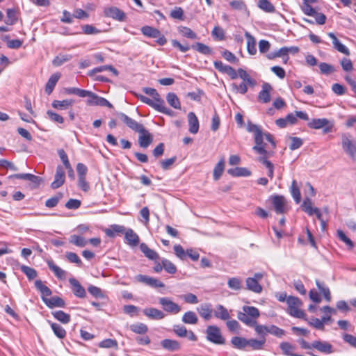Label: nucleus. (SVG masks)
<instances>
[{
  "instance_id": "obj_12",
  "label": "nucleus",
  "mask_w": 356,
  "mask_h": 356,
  "mask_svg": "<svg viewBox=\"0 0 356 356\" xmlns=\"http://www.w3.org/2000/svg\"><path fill=\"white\" fill-rule=\"evenodd\" d=\"M214 67L219 72L227 74L232 79L237 78L236 71L231 66L224 64L222 61H214Z\"/></svg>"
},
{
  "instance_id": "obj_3",
  "label": "nucleus",
  "mask_w": 356,
  "mask_h": 356,
  "mask_svg": "<svg viewBox=\"0 0 356 356\" xmlns=\"http://www.w3.org/2000/svg\"><path fill=\"white\" fill-rule=\"evenodd\" d=\"M143 91L149 96H151L153 99H151L143 95L134 93V95L142 102L150 106L152 108L155 107V104H158L162 99L160 97V95L157 92L156 90L152 88L145 87L143 88Z\"/></svg>"
},
{
  "instance_id": "obj_53",
  "label": "nucleus",
  "mask_w": 356,
  "mask_h": 356,
  "mask_svg": "<svg viewBox=\"0 0 356 356\" xmlns=\"http://www.w3.org/2000/svg\"><path fill=\"white\" fill-rule=\"evenodd\" d=\"M161 264L165 270L170 274H175L177 272V267L170 261L166 259H161Z\"/></svg>"
},
{
  "instance_id": "obj_49",
  "label": "nucleus",
  "mask_w": 356,
  "mask_h": 356,
  "mask_svg": "<svg viewBox=\"0 0 356 356\" xmlns=\"http://www.w3.org/2000/svg\"><path fill=\"white\" fill-rule=\"evenodd\" d=\"M316 284L320 292L323 295L325 299L327 301L330 302L331 300V295L329 288L325 286L324 284L318 280H316Z\"/></svg>"
},
{
  "instance_id": "obj_60",
  "label": "nucleus",
  "mask_w": 356,
  "mask_h": 356,
  "mask_svg": "<svg viewBox=\"0 0 356 356\" xmlns=\"http://www.w3.org/2000/svg\"><path fill=\"white\" fill-rule=\"evenodd\" d=\"M337 236L340 241L347 245L349 249H353L354 247L353 242L346 236V234L342 230H337Z\"/></svg>"
},
{
  "instance_id": "obj_13",
  "label": "nucleus",
  "mask_w": 356,
  "mask_h": 356,
  "mask_svg": "<svg viewBox=\"0 0 356 356\" xmlns=\"http://www.w3.org/2000/svg\"><path fill=\"white\" fill-rule=\"evenodd\" d=\"M104 13L105 16L120 22L124 21L126 18L125 13L116 7L106 8Z\"/></svg>"
},
{
  "instance_id": "obj_45",
  "label": "nucleus",
  "mask_w": 356,
  "mask_h": 356,
  "mask_svg": "<svg viewBox=\"0 0 356 356\" xmlns=\"http://www.w3.org/2000/svg\"><path fill=\"white\" fill-rule=\"evenodd\" d=\"M54 317L60 322L66 324L70 321V315L59 310L52 313Z\"/></svg>"
},
{
  "instance_id": "obj_35",
  "label": "nucleus",
  "mask_w": 356,
  "mask_h": 356,
  "mask_svg": "<svg viewBox=\"0 0 356 356\" xmlns=\"http://www.w3.org/2000/svg\"><path fill=\"white\" fill-rule=\"evenodd\" d=\"M181 321L186 324H196L198 318L196 314L193 311H188L184 314Z\"/></svg>"
},
{
  "instance_id": "obj_43",
  "label": "nucleus",
  "mask_w": 356,
  "mask_h": 356,
  "mask_svg": "<svg viewBox=\"0 0 356 356\" xmlns=\"http://www.w3.org/2000/svg\"><path fill=\"white\" fill-rule=\"evenodd\" d=\"M191 48L204 55H209L212 53V50L209 46L201 42H197L193 44Z\"/></svg>"
},
{
  "instance_id": "obj_50",
  "label": "nucleus",
  "mask_w": 356,
  "mask_h": 356,
  "mask_svg": "<svg viewBox=\"0 0 356 356\" xmlns=\"http://www.w3.org/2000/svg\"><path fill=\"white\" fill-rule=\"evenodd\" d=\"M225 168V161L224 159H222L219 162L216 164L213 169V179L215 180H218L221 177Z\"/></svg>"
},
{
  "instance_id": "obj_7",
  "label": "nucleus",
  "mask_w": 356,
  "mask_h": 356,
  "mask_svg": "<svg viewBox=\"0 0 356 356\" xmlns=\"http://www.w3.org/2000/svg\"><path fill=\"white\" fill-rule=\"evenodd\" d=\"M270 200L274 210L277 214H282L286 211V201L284 196L275 195L270 197Z\"/></svg>"
},
{
  "instance_id": "obj_42",
  "label": "nucleus",
  "mask_w": 356,
  "mask_h": 356,
  "mask_svg": "<svg viewBox=\"0 0 356 356\" xmlns=\"http://www.w3.org/2000/svg\"><path fill=\"white\" fill-rule=\"evenodd\" d=\"M228 287L234 291H239L242 289V281L240 278L234 277H231L227 281Z\"/></svg>"
},
{
  "instance_id": "obj_16",
  "label": "nucleus",
  "mask_w": 356,
  "mask_h": 356,
  "mask_svg": "<svg viewBox=\"0 0 356 356\" xmlns=\"http://www.w3.org/2000/svg\"><path fill=\"white\" fill-rule=\"evenodd\" d=\"M143 313L152 320H161L165 316L163 311L154 307L145 308Z\"/></svg>"
},
{
  "instance_id": "obj_23",
  "label": "nucleus",
  "mask_w": 356,
  "mask_h": 356,
  "mask_svg": "<svg viewBox=\"0 0 356 356\" xmlns=\"http://www.w3.org/2000/svg\"><path fill=\"white\" fill-rule=\"evenodd\" d=\"M42 300L46 304V305L49 308H53L56 307H65V301L61 298L58 296H53L51 298L42 297Z\"/></svg>"
},
{
  "instance_id": "obj_19",
  "label": "nucleus",
  "mask_w": 356,
  "mask_h": 356,
  "mask_svg": "<svg viewBox=\"0 0 356 356\" xmlns=\"http://www.w3.org/2000/svg\"><path fill=\"white\" fill-rule=\"evenodd\" d=\"M272 90V86L268 83H264L258 95L259 100L263 103H268L270 101V92Z\"/></svg>"
},
{
  "instance_id": "obj_28",
  "label": "nucleus",
  "mask_w": 356,
  "mask_h": 356,
  "mask_svg": "<svg viewBox=\"0 0 356 356\" xmlns=\"http://www.w3.org/2000/svg\"><path fill=\"white\" fill-rule=\"evenodd\" d=\"M140 249L145 256L151 260H156L159 257L156 252L150 249L147 245L144 243L140 245Z\"/></svg>"
},
{
  "instance_id": "obj_24",
  "label": "nucleus",
  "mask_w": 356,
  "mask_h": 356,
  "mask_svg": "<svg viewBox=\"0 0 356 356\" xmlns=\"http://www.w3.org/2000/svg\"><path fill=\"white\" fill-rule=\"evenodd\" d=\"M188 120L189 125V131L193 134H197L199 130V121L197 116L193 112H190L188 114Z\"/></svg>"
},
{
  "instance_id": "obj_34",
  "label": "nucleus",
  "mask_w": 356,
  "mask_h": 356,
  "mask_svg": "<svg viewBox=\"0 0 356 356\" xmlns=\"http://www.w3.org/2000/svg\"><path fill=\"white\" fill-rule=\"evenodd\" d=\"M228 174L234 177H248L250 175V171L245 168L236 167L227 170Z\"/></svg>"
},
{
  "instance_id": "obj_27",
  "label": "nucleus",
  "mask_w": 356,
  "mask_h": 356,
  "mask_svg": "<svg viewBox=\"0 0 356 356\" xmlns=\"http://www.w3.org/2000/svg\"><path fill=\"white\" fill-rule=\"evenodd\" d=\"M125 239L127 241V243L132 247L137 246L140 242L138 236L131 229L125 232Z\"/></svg>"
},
{
  "instance_id": "obj_61",
  "label": "nucleus",
  "mask_w": 356,
  "mask_h": 356,
  "mask_svg": "<svg viewBox=\"0 0 356 356\" xmlns=\"http://www.w3.org/2000/svg\"><path fill=\"white\" fill-rule=\"evenodd\" d=\"M318 66L321 73L323 74L328 75L330 74L333 73L335 71V69L333 65L326 63H321L318 65Z\"/></svg>"
},
{
  "instance_id": "obj_51",
  "label": "nucleus",
  "mask_w": 356,
  "mask_h": 356,
  "mask_svg": "<svg viewBox=\"0 0 356 356\" xmlns=\"http://www.w3.org/2000/svg\"><path fill=\"white\" fill-rule=\"evenodd\" d=\"M51 329L54 334L59 339H63L66 335L65 330L59 324L56 323H51Z\"/></svg>"
},
{
  "instance_id": "obj_4",
  "label": "nucleus",
  "mask_w": 356,
  "mask_h": 356,
  "mask_svg": "<svg viewBox=\"0 0 356 356\" xmlns=\"http://www.w3.org/2000/svg\"><path fill=\"white\" fill-rule=\"evenodd\" d=\"M207 339L218 345L225 343V339L221 334L220 328L216 325H209L206 330Z\"/></svg>"
},
{
  "instance_id": "obj_30",
  "label": "nucleus",
  "mask_w": 356,
  "mask_h": 356,
  "mask_svg": "<svg viewBox=\"0 0 356 356\" xmlns=\"http://www.w3.org/2000/svg\"><path fill=\"white\" fill-rule=\"evenodd\" d=\"M60 77V73H55L50 76V78L49 79V80L46 84V87H45V92L47 94L50 95L52 92V91H53L56 83L59 80Z\"/></svg>"
},
{
  "instance_id": "obj_36",
  "label": "nucleus",
  "mask_w": 356,
  "mask_h": 356,
  "mask_svg": "<svg viewBox=\"0 0 356 356\" xmlns=\"http://www.w3.org/2000/svg\"><path fill=\"white\" fill-rule=\"evenodd\" d=\"M168 103L175 109H181V103L177 95L174 92H169L166 96Z\"/></svg>"
},
{
  "instance_id": "obj_47",
  "label": "nucleus",
  "mask_w": 356,
  "mask_h": 356,
  "mask_svg": "<svg viewBox=\"0 0 356 356\" xmlns=\"http://www.w3.org/2000/svg\"><path fill=\"white\" fill-rule=\"evenodd\" d=\"M280 348L282 350L283 354L288 356H293V353L296 350V347L289 342H282L280 344Z\"/></svg>"
},
{
  "instance_id": "obj_56",
  "label": "nucleus",
  "mask_w": 356,
  "mask_h": 356,
  "mask_svg": "<svg viewBox=\"0 0 356 356\" xmlns=\"http://www.w3.org/2000/svg\"><path fill=\"white\" fill-rule=\"evenodd\" d=\"M70 242L78 247H84L87 244V241L83 237L75 234L70 236Z\"/></svg>"
},
{
  "instance_id": "obj_59",
  "label": "nucleus",
  "mask_w": 356,
  "mask_h": 356,
  "mask_svg": "<svg viewBox=\"0 0 356 356\" xmlns=\"http://www.w3.org/2000/svg\"><path fill=\"white\" fill-rule=\"evenodd\" d=\"M72 58L71 55H59L56 56L52 60V64L54 66L58 67L64 63L69 61Z\"/></svg>"
},
{
  "instance_id": "obj_57",
  "label": "nucleus",
  "mask_w": 356,
  "mask_h": 356,
  "mask_svg": "<svg viewBox=\"0 0 356 356\" xmlns=\"http://www.w3.org/2000/svg\"><path fill=\"white\" fill-rule=\"evenodd\" d=\"M258 6L267 13H273L275 10L274 6L268 0H259Z\"/></svg>"
},
{
  "instance_id": "obj_11",
  "label": "nucleus",
  "mask_w": 356,
  "mask_h": 356,
  "mask_svg": "<svg viewBox=\"0 0 356 356\" xmlns=\"http://www.w3.org/2000/svg\"><path fill=\"white\" fill-rule=\"evenodd\" d=\"M342 147L343 150L353 159L356 158V145L350 137L343 135L342 137Z\"/></svg>"
},
{
  "instance_id": "obj_5",
  "label": "nucleus",
  "mask_w": 356,
  "mask_h": 356,
  "mask_svg": "<svg viewBox=\"0 0 356 356\" xmlns=\"http://www.w3.org/2000/svg\"><path fill=\"white\" fill-rule=\"evenodd\" d=\"M264 275L261 273H257L252 277H248L245 280L246 289L256 293H260L262 291V286L259 282L263 278Z\"/></svg>"
},
{
  "instance_id": "obj_46",
  "label": "nucleus",
  "mask_w": 356,
  "mask_h": 356,
  "mask_svg": "<svg viewBox=\"0 0 356 356\" xmlns=\"http://www.w3.org/2000/svg\"><path fill=\"white\" fill-rule=\"evenodd\" d=\"M231 343L235 348L243 349L248 346V339L240 337H234L232 339Z\"/></svg>"
},
{
  "instance_id": "obj_17",
  "label": "nucleus",
  "mask_w": 356,
  "mask_h": 356,
  "mask_svg": "<svg viewBox=\"0 0 356 356\" xmlns=\"http://www.w3.org/2000/svg\"><path fill=\"white\" fill-rule=\"evenodd\" d=\"M327 35L332 39L333 47L336 50L346 56L350 55V52L348 48L340 42V41L338 40V38L336 37L334 33H328Z\"/></svg>"
},
{
  "instance_id": "obj_48",
  "label": "nucleus",
  "mask_w": 356,
  "mask_h": 356,
  "mask_svg": "<svg viewBox=\"0 0 356 356\" xmlns=\"http://www.w3.org/2000/svg\"><path fill=\"white\" fill-rule=\"evenodd\" d=\"M105 70L111 71L115 76L118 75V70L115 68H114L112 65H103V66H99V67H95V68L92 69L91 71H90L88 74L92 76L95 73L101 72H103Z\"/></svg>"
},
{
  "instance_id": "obj_29",
  "label": "nucleus",
  "mask_w": 356,
  "mask_h": 356,
  "mask_svg": "<svg viewBox=\"0 0 356 356\" xmlns=\"http://www.w3.org/2000/svg\"><path fill=\"white\" fill-rule=\"evenodd\" d=\"M237 77H240L245 83H247L250 87L256 85V81L253 79L248 72L242 68H239L237 72Z\"/></svg>"
},
{
  "instance_id": "obj_41",
  "label": "nucleus",
  "mask_w": 356,
  "mask_h": 356,
  "mask_svg": "<svg viewBox=\"0 0 356 356\" xmlns=\"http://www.w3.org/2000/svg\"><path fill=\"white\" fill-rule=\"evenodd\" d=\"M35 286L41 293L42 298L51 296V291L49 287L45 286L41 280H36L35 282Z\"/></svg>"
},
{
  "instance_id": "obj_64",
  "label": "nucleus",
  "mask_w": 356,
  "mask_h": 356,
  "mask_svg": "<svg viewBox=\"0 0 356 356\" xmlns=\"http://www.w3.org/2000/svg\"><path fill=\"white\" fill-rule=\"evenodd\" d=\"M21 270L27 276L29 280H33L37 276L36 270L31 267L22 266Z\"/></svg>"
},
{
  "instance_id": "obj_31",
  "label": "nucleus",
  "mask_w": 356,
  "mask_h": 356,
  "mask_svg": "<svg viewBox=\"0 0 356 356\" xmlns=\"http://www.w3.org/2000/svg\"><path fill=\"white\" fill-rule=\"evenodd\" d=\"M245 36L247 38V50L250 55H254L257 53L256 40L248 32H245Z\"/></svg>"
},
{
  "instance_id": "obj_52",
  "label": "nucleus",
  "mask_w": 356,
  "mask_h": 356,
  "mask_svg": "<svg viewBox=\"0 0 356 356\" xmlns=\"http://www.w3.org/2000/svg\"><path fill=\"white\" fill-rule=\"evenodd\" d=\"M130 329L132 332L137 333V334H145L148 330L147 326L145 324L142 323H138L131 325L130 326Z\"/></svg>"
},
{
  "instance_id": "obj_37",
  "label": "nucleus",
  "mask_w": 356,
  "mask_h": 356,
  "mask_svg": "<svg viewBox=\"0 0 356 356\" xmlns=\"http://www.w3.org/2000/svg\"><path fill=\"white\" fill-rule=\"evenodd\" d=\"M291 194L294 199L295 202L297 204H299L301 201V194L300 191V188L297 184V181L294 179L293 180L290 188Z\"/></svg>"
},
{
  "instance_id": "obj_10",
  "label": "nucleus",
  "mask_w": 356,
  "mask_h": 356,
  "mask_svg": "<svg viewBox=\"0 0 356 356\" xmlns=\"http://www.w3.org/2000/svg\"><path fill=\"white\" fill-rule=\"evenodd\" d=\"M264 134L260 131L254 135L255 145L253 149L261 155L270 154V152L266 149V144L264 143Z\"/></svg>"
},
{
  "instance_id": "obj_39",
  "label": "nucleus",
  "mask_w": 356,
  "mask_h": 356,
  "mask_svg": "<svg viewBox=\"0 0 356 356\" xmlns=\"http://www.w3.org/2000/svg\"><path fill=\"white\" fill-rule=\"evenodd\" d=\"M125 227L122 225H113L109 229H106L105 233L109 237H115L116 234L124 233Z\"/></svg>"
},
{
  "instance_id": "obj_2",
  "label": "nucleus",
  "mask_w": 356,
  "mask_h": 356,
  "mask_svg": "<svg viewBox=\"0 0 356 356\" xmlns=\"http://www.w3.org/2000/svg\"><path fill=\"white\" fill-rule=\"evenodd\" d=\"M286 303L288 305L287 312L289 315L298 318H305V313L300 309L302 302L298 298L289 296L286 299Z\"/></svg>"
},
{
  "instance_id": "obj_6",
  "label": "nucleus",
  "mask_w": 356,
  "mask_h": 356,
  "mask_svg": "<svg viewBox=\"0 0 356 356\" xmlns=\"http://www.w3.org/2000/svg\"><path fill=\"white\" fill-rule=\"evenodd\" d=\"M159 302L161 305L163 309L168 313L177 314L181 310V307L171 300L169 298H159Z\"/></svg>"
},
{
  "instance_id": "obj_54",
  "label": "nucleus",
  "mask_w": 356,
  "mask_h": 356,
  "mask_svg": "<svg viewBox=\"0 0 356 356\" xmlns=\"http://www.w3.org/2000/svg\"><path fill=\"white\" fill-rule=\"evenodd\" d=\"M266 342L265 338L257 340L254 339H248V346H250L253 350H261Z\"/></svg>"
},
{
  "instance_id": "obj_32",
  "label": "nucleus",
  "mask_w": 356,
  "mask_h": 356,
  "mask_svg": "<svg viewBox=\"0 0 356 356\" xmlns=\"http://www.w3.org/2000/svg\"><path fill=\"white\" fill-rule=\"evenodd\" d=\"M47 263L49 269L54 273L58 279L63 280L65 278V271L56 265L52 260H48Z\"/></svg>"
},
{
  "instance_id": "obj_8",
  "label": "nucleus",
  "mask_w": 356,
  "mask_h": 356,
  "mask_svg": "<svg viewBox=\"0 0 356 356\" xmlns=\"http://www.w3.org/2000/svg\"><path fill=\"white\" fill-rule=\"evenodd\" d=\"M118 117L131 129L136 132L144 131L143 124L137 122L135 120L131 118L123 113H118Z\"/></svg>"
},
{
  "instance_id": "obj_58",
  "label": "nucleus",
  "mask_w": 356,
  "mask_h": 356,
  "mask_svg": "<svg viewBox=\"0 0 356 356\" xmlns=\"http://www.w3.org/2000/svg\"><path fill=\"white\" fill-rule=\"evenodd\" d=\"M248 84L245 82H242L238 85L235 83L231 85L232 90L235 92L240 93L242 95H244L248 92Z\"/></svg>"
},
{
  "instance_id": "obj_14",
  "label": "nucleus",
  "mask_w": 356,
  "mask_h": 356,
  "mask_svg": "<svg viewBox=\"0 0 356 356\" xmlns=\"http://www.w3.org/2000/svg\"><path fill=\"white\" fill-rule=\"evenodd\" d=\"M314 349L317 350L320 353L325 354H330L334 352L333 346L331 343L325 341L316 340L312 342Z\"/></svg>"
},
{
  "instance_id": "obj_9",
  "label": "nucleus",
  "mask_w": 356,
  "mask_h": 356,
  "mask_svg": "<svg viewBox=\"0 0 356 356\" xmlns=\"http://www.w3.org/2000/svg\"><path fill=\"white\" fill-rule=\"evenodd\" d=\"M330 122L326 118H314L309 121L307 126L311 129H320L324 128V132L327 133L331 130V126H329Z\"/></svg>"
},
{
  "instance_id": "obj_38",
  "label": "nucleus",
  "mask_w": 356,
  "mask_h": 356,
  "mask_svg": "<svg viewBox=\"0 0 356 356\" xmlns=\"http://www.w3.org/2000/svg\"><path fill=\"white\" fill-rule=\"evenodd\" d=\"M74 103L72 99H65L63 101L54 100L52 102V106L56 109H67L70 106H72Z\"/></svg>"
},
{
  "instance_id": "obj_22",
  "label": "nucleus",
  "mask_w": 356,
  "mask_h": 356,
  "mask_svg": "<svg viewBox=\"0 0 356 356\" xmlns=\"http://www.w3.org/2000/svg\"><path fill=\"white\" fill-rule=\"evenodd\" d=\"M69 282L72 286L73 293L76 297L84 298L86 296L85 289L80 284V283L74 278H70Z\"/></svg>"
},
{
  "instance_id": "obj_26",
  "label": "nucleus",
  "mask_w": 356,
  "mask_h": 356,
  "mask_svg": "<svg viewBox=\"0 0 356 356\" xmlns=\"http://www.w3.org/2000/svg\"><path fill=\"white\" fill-rule=\"evenodd\" d=\"M214 316L222 321H227L230 318L228 310L222 305L216 306V309L214 311Z\"/></svg>"
},
{
  "instance_id": "obj_1",
  "label": "nucleus",
  "mask_w": 356,
  "mask_h": 356,
  "mask_svg": "<svg viewBox=\"0 0 356 356\" xmlns=\"http://www.w3.org/2000/svg\"><path fill=\"white\" fill-rule=\"evenodd\" d=\"M260 313L255 307L243 306V312H238L237 318L248 326H253L255 324L256 319L259 318Z\"/></svg>"
},
{
  "instance_id": "obj_18",
  "label": "nucleus",
  "mask_w": 356,
  "mask_h": 356,
  "mask_svg": "<svg viewBox=\"0 0 356 356\" xmlns=\"http://www.w3.org/2000/svg\"><path fill=\"white\" fill-rule=\"evenodd\" d=\"M197 310L201 317L204 318L205 321H209L212 317V306L210 303H204L201 304L197 308Z\"/></svg>"
},
{
  "instance_id": "obj_62",
  "label": "nucleus",
  "mask_w": 356,
  "mask_h": 356,
  "mask_svg": "<svg viewBox=\"0 0 356 356\" xmlns=\"http://www.w3.org/2000/svg\"><path fill=\"white\" fill-rule=\"evenodd\" d=\"M252 327H254V330L257 332V334L258 335H260L261 337H262V339L265 338L264 337L267 333H269V327L268 326L263 325H258L257 323V321L255 322V324L253 325Z\"/></svg>"
},
{
  "instance_id": "obj_20",
  "label": "nucleus",
  "mask_w": 356,
  "mask_h": 356,
  "mask_svg": "<svg viewBox=\"0 0 356 356\" xmlns=\"http://www.w3.org/2000/svg\"><path fill=\"white\" fill-rule=\"evenodd\" d=\"M161 346L165 350L170 352L177 351L181 348V345L177 341L168 339L162 340Z\"/></svg>"
},
{
  "instance_id": "obj_15",
  "label": "nucleus",
  "mask_w": 356,
  "mask_h": 356,
  "mask_svg": "<svg viewBox=\"0 0 356 356\" xmlns=\"http://www.w3.org/2000/svg\"><path fill=\"white\" fill-rule=\"evenodd\" d=\"M65 173L63 168L61 165H58L56 168V174L54 176V180L51 184V187L53 189H57L60 188L65 182Z\"/></svg>"
},
{
  "instance_id": "obj_25",
  "label": "nucleus",
  "mask_w": 356,
  "mask_h": 356,
  "mask_svg": "<svg viewBox=\"0 0 356 356\" xmlns=\"http://www.w3.org/2000/svg\"><path fill=\"white\" fill-rule=\"evenodd\" d=\"M15 177L18 179L29 180L33 184H34L35 186H38L42 181L41 177L29 173L16 174L15 175L10 176V177Z\"/></svg>"
},
{
  "instance_id": "obj_21",
  "label": "nucleus",
  "mask_w": 356,
  "mask_h": 356,
  "mask_svg": "<svg viewBox=\"0 0 356 356\" xmlns=\"http://www.w3.org/2000/svg\"><path fill=\"white\" fill-rule=\"evenodd\" d=\"M138 142L143 148H147L153 141L152 136L144 128V131H139Z\"/></svg>"
},
{
  "instance_id": "obj_55",
  "label": "nucleus",
  "mask_w": 356,
  "mask_h": 356,
  "mask_svg": "<svg viewBox=\"0 0 356 356\" xmlns=\"http://www.w3.org/2000/svg\"><path fill=\"white\" fill-rule=\"evenodd\" d=\"M154 106L155 107L154 108L159 112H161L169 116H172L174 115V112L165 106V102L163 99L160 101L158 104H155Z\"/></svg>"
},
{
  "instance_id": "obj_33",
  "label": "nucleus",
  "mask_w": 356,
  "mask_h": 356,
  "mask_svg": "<svg viewBox=\"0 0 356 356\" xmlns=\"http://www.w3.org/2000/svg\"><path fill=\"white\" fill-rule=\"evenodd\" d=\"M47 263L49 269L54 273L58 279L63 280L65 278V271L56 265L52 260H48Z\"/></svg>"
},
{
  "instance_id": "obj_63",
  "label": "nucleus",
  "mask_w": 356,
  "mask_h": 356,
  "mask_svg": "<svg viewBox=\"0 0 356 356\" xmlns=\"http://www.w3.org/2000/svg\"><path fill=\"white\" fill-rule=\"evenodd\" d=\"M65 257L70 262L74 263L78 266H82V261L76 253L72 252H67L65 254Z\"/></svg>"
},
{
  "instance_id": "obj_40",
  "label": "nucleus",
  "mask_w": 356,
  "mask_h": 356,
  "mask_svg": "<svg viewBox=\"0 0 356 356\" xmlns=\"http://www.w3.org/2000/svg\"><path fill=\"white\" fill-rule=\"evenodd\" d=\"M316 207H313L312 200L309 197H305L301 204V209L309 216H313V211Z\"/></svg>"
},
{
  "instance_id": "obj_44",
  "label": "nucleus",
  "mask_w": 356,
  "mask_h": 356,
  "mask_svg": "<svg viewBox=\"0 0 356 356\" xmlns=\"http://www.w3.org/2000/svg\"><path fill=\"white\" fill-rule=\"evenodd\" d=\"M141 31L143 35L153 38H157L160 35V31L158 29L149 26L142 27Z\"/></svg>"
}]
</instances>
